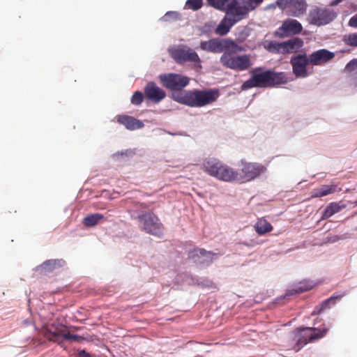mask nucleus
Returning <instances> with one entry per match:
<instances>
[{
    "label": "nucleus",
    "mask_w": 357,
    "mask_h": 357,
    "mask_svg": "<svg viewBox=\"0 0 357 357\" xmlns=\"http://www.w3.org/2000/svg\"><path fill=\"white\" fill-rule=\"evenodd\" d=\"M250 74V78L241 85L243 91L252 88H271L288 82L285 73L275 72L271 69L264 70L263 67L252 68Z\"/></svg>",
    "instance_id": "nucleus-1"
},
{
    "label": "nucleus",
    "mask_w": 357,
    "mask_h": 357,
    "mask_svg": "<svg viewBox=\"0 0 357 357\" xmlns=\"http://www.w3.org/2000/svg\"><path fill=\"white\" fill-rule=\"evenodd\" d=\"M220 96L218 89L185 90L174 94L176 102L190 107H202L215 102Z\"/></svg>",
    "instance_id": "nucleus-2"
},
{
    "label": "nucleus",
    "mask_w": 357,
    "mask_h": 357,
    "mask_svg": "<svg viewBox=\"0 0 357 357\" xmlns=\"http://www.w3.org/2000/svg\"><path fill=\"white\" fill-rule=\"evenodd\" d=\"M203 169L208 175L225 182H238V172L216 158H206Z\"/></svg>",
    "instance_id": "nucleus-3"
},
{
    "label": "nucleus",
    "mask_w": 357,
    "mask_h": 357,
    "mask_svg": "<svg viewBox=\"0 0 357 357\" xmlns=\"http://www.w3.org/2000/svg\"><path fill=\"white\" fill-rule=\"evenodd\" d=\"M337 15L331 8L315 6L310 10L307 21L310 24L321 26L330 24Z\"/></svg>",
    "instance_id": "nucleus-4"
},
{
    "label": "nucleus",
    "mask_w": 357,
    "mask_h": 357,
    "mask_svg": "<svg viewBox=\"0 0 357 357\" xmlns=\"http://www.w3.org/2000/svg\"><path fill=\"white\" fill-rule=\"evenodd\" d=\"M220 63L223 66L236 71L247 70L252 65L250 54L234 55L230 52H225L221 56Z\"/></svg>",
    "instance_id": "nucleus-5"
},
{
    "label": "nucleus",
    "mask_w": 357,
    "mask_h": 357,
    "mask_svg": "<svg viewBox=\"0 0 357 357\" xmlns=\"http://www.w3.org/2000/svg\"><path fill=\"white\" fill-rule=\"evenodd\" d=\"M328 329L326 328H305L298 329L296 335V343L294 347V349L296 351H299L302 347L309 342H314L326 335Z\"/></svg>",
    "instance_id": "nucleus-6"
},
{
    "label": "nucleus",
    "mask_w": 357,
    "mask_h": 357,
    "mask_svg": "<svg viewBox=\"0 0 357 357\" xmlns=\"http://www.w3.org/2000/svg\"><path fill=\"white\" fill-rule=\"evenodd\" d=\"M266 171V167L258 162L241 161L240 173L238 172V182L250 181Z\"/></svg>",
    "instance_id": "nucleus-7"
},
{
    "label": "nucleus",
    "mask_w": 357,
    "mask_h": 357,
    "mask_svg": "<svg viewBox=\"0 0 357 357\" xmlns=\"http://www.w3.org/2000/svg\"><path fill=\"white\" fill-rule=\"evenodd\" d=\"M140 227L146 233L160 236L163 232V226L159 218L153 213H147L138 216Z\"/></svg>",
    "instance_id": "nucleus-8"
},
{
    "label": "nucleus",
    "mask_w": 357,
    "mask_h": 357,
    "mask_svg": "<svg viewBox=\"0 0 357 357\" xmlns=\"http://www.w3.org/2000/svg\"><path fill=\"white\" fill-rule=\"evenodd\" d=\"M160 79L165 87L172 91H179L188 86L190 78L180 74L169 73L160 76Z\"/></svg>",
    "instance_id": "nucleus-9"
},
{
    "label": "nucleus",
    "mask_w": 357,
    "mask_h": 357,
    "mask_svg": "<svg viewBox=\"0 0 357 357\" xmlns=\"http://www.w3.org/2000/svg\"><path fill=\"white\" fill-rule=\"evenodd\" d=\"M279 7L287 9L290 15L299 17L306 13L308 5L306 0H278Z\"/></svg>",
    "instance_id": "nucleus-10"
},
{
    "label": "nucleus",
    "mask_w": 357,
    "mask_h": 357,
    "mask_svg": "<svg viewBox=\"0 0 357 357\" xmlns=\"http://www.w3.org/2000/svg\"><path fill=\"white\" fill-rule=\"evenodd\" d=\"M303 30L302 24L296 20L287 19L283 22L282 24L275 31L274 36L280 38L289 37L301 33Z\"/></svg>",
    "instance_id": "nucleus-11"
},
{
    "label": "nucleus",
    "mask_w": 357,
    "mask_h": 357,
    "mask_svg": "<svg viewBox=\"0 0 357 357\" xmlns=\"http://www.w3.org/2000/svg\"><path fill=\"white\" fill-rule=\"evenodd\" d=\"M290 63L292 66L294 75L296 77H306L308 76L307 66L310 64V59L306 54H298L291 58Z\"/></svg>",
    "instance_id": "nucleus-12"
},
{
    "label": "nucleus",
    "mask_w": 357,
    "mask_h": 357,
    "mask_svg": "<svg viewBox=\"0 0 357 357\" xmlns=\"http://www.w3.org/2000/svg\"><path fill=\"white\" fill-rule=\"evenodd\" d=\"M171 56L178 63L187 61L200 62L198 54L187 47H177L171 51Z\"/></svg>",
    "instance_id": "nucleus-13"
},
{
    "label": "nucleus",
    "mask_w": 357,
    "mask_h": 357,
    "mask_svg": "<svg viewBox=\"0 0 357 357\" xmlns=\"http://www.w3.org/2000/svg\"><path fill=\"white\" fill-rule=\"evenodd\" d=\"M44 336L49 340L50 341H52L54 342H56L59 344H62V341L61 338L63 337L67 340H73L75 342H81L84 340V337L75 335V334H70L69 333H65L62 330H57L56 331H52L50 329H47L44 332Z\"/></svg>",
    "instance_id": "nucleus-14"
},
{
    "label": "nucleus",
    "mask_w": 357,
    "mask_h": 357,
    "mask_svg": "<svg viewBox=\"0 0 357 357\" xmlns=\"http://www.w3.org/2000/svg\"><path fill=\"white\" fill-rule=\"evenodd\" d=\"M144 91L145 98L153 103H159L166 97L165 91L153 82H149Z\"/></svg>",
    "instance_id": "nucleus-15"
},
{
    "label": "nucleus",
    "mask_w": 357,
    "mask_h": 357,
    "mask_svg": "<svg viewBox=\"0 0 357 357\" xmlns=\"http://www.w3.org/2000/svg\"><path fill=\"white\" fill-rule=\"evenodd\" d=\"M240 21L241 20L235 15V13H227L215 29V33L219 36H225L231 28Z\"/></svg>",
    "instance_id": "nucleus-16"
},
{
    "label": "nucleus",
    "mask_w": 357,
    "mask_h": 357,
    "mask_svg": "<svg viewBox=\"0 0 357 357\" xmlns=\"http://www.w3.org/2000/svg\"><path fill=\"white\" fill-rule=\"evenodd\" d=\"M242 6L236 1L234 13L241 20L247 18L248 13L255 10L262 2L260 0H241Z\"/></svg>",
    "instance_id": "nucleus-17"
},
{
    "label": "nucleus",
    "mask_w": 357,
    "mask_h": 357,
    "mask_svg": "<svg viewBox=\"0 0 357 357\" xmlns=\"http://www.w3.org/2000/svg\"><path fill=\"white\" fill-rule=\"evenodd\" d=\"M310 63L312 66H321L335 57V54L326 49H321L313 52L309 55Z\"/></svg>",
    "instance_id": "nucleus-18"
},
{
    "label": "nucleus",
    "mask_w": 357,
    "mask_h": 357,
    "mask_svg": "<svg viewBox=\"0 0 357 357\" xmlns=\"http://www.w3.org/2000/svg\"><path fill=\"white\" fill-rule=\"evenodd\" d=\"M214 254L202 248H195L189 253V258L197 264H209L213 261Z\"/></svg>",
    "instance_id": "nucleus-19"
},
{
    "label": "nucleus",
    "mask_w": 357,
    "mask_h": 357,
    "mask_svg": "<svg viewBox=\"0 0 357 357\" xmlns=\"http://www.w3.org/2000/svg\"><path fill=\"white\" fill-rule=\"evenodd\" d=\"M65 264L63 259H49L38 266L36 271L40 274L47 275L62 268Z\"/></svg>",
    "instance_id": "nucleus-20"
},
{
    "label": "nucleus",
    "mask_w": 357,
    "mask_h": 357,
    "mask_svg": "<svg viewBox=\"0 0 357 357\" xmlns=\"http://www.w3.org/2000/svg\"><path fill=\"white\" fill-rule=\"evenodd\" d=\"M207 2L211 6L225 11V14L229 12L234 13L236 5V0H207Z\"/></svg>",
    "instance_id": "nucleus-21"
},
{
    "label": "nucleus",
    "mask_w": 357,
    "mask_h": 357,
    "mask_svg": "<svg viewBox=\"0 0 357 357\" xmlns=\"http://www.w3.org/2000/svg\"><path fill=\"white\" fill-rule=\"evenodd\" d=\"M117 121L123 125L128 130H134L144 127V123L132 116L128 115H119L117 116Z\"/></svg>",
    "instance_id": "nucleus-22"
},
{
    "label": "nucleus",
    "mask_w": 357,
    "mask_h": 357,
    "mask_svg": "<svg viewBox=\"0 0 357 357\" xmlns=\"http://www.w3.org/2000/svg\"><path fill=\"white\" fill-rule=\"evenodd\" d=\"M303 40L297 37L282 42L283 54L298 52L303 46Z\"/></svg>",
    "instance_id": "nucleus-23"
},
{
    "label": "nucleus",
    "mask_w": 357,
    "mask_h": 357,
    "mask_svg": "<svg viewBox=\"0 0 357 357\" xmlns=\"http://www.w3.org/2000/svg\"><path fill=\"white\" fill-rule=\"evenodd\" d=\"M223 45L222 40L215 38L208 41H202L200 48L204 51L220 53L223 52Z\"/></svg>",
    "instance_id": "nucleus-24"
},
{
    "label": "nucleus",
    "mask_w": 357,
    "mask_h": 357,
    "mask_svg": "<svg viewBox=\"0 0 357 357\" xmlns=\"http://www.w3.org/2000/svg\"><path fill=\"white\" fill-rule=\"evenodd\" d=\"M344 296V294H333L332 296L323 301L321 305L316 306L311 315L314 316L320 314L322 311L330 308L336 303L337 301H340Z\"/></svg>",
    "instance_id": "nucleus-25"
},
{
    "label": "nucleus",
    "mask_w": 357,
    "mask_h": 357,
    "mask_svg": "<svg viewBox=\"0 0 357 357\" xmlns=\"http://www.w3.org/2000/svg\"><path fill=\"white\" fill-rule=\"evenodd\" d=\"M347 207V204L342 201L338 202L330 203L323 212L321 220H326L333 215L334 214L339 213L342 209Z\"/></svg>",
    "instance_id": "nucleus-26"
},
{
    "label": "nucleus",
    "mask_w": 357,
    "mask_h": 357,
    "mask_svg": "<svg viewBox=\"0 0 357 357\" xmlns=\"http://www.w3.org/2000/svg\"><path fill=\"white\" fill-rule=\"evenodd\" d=\"M337 186L335 185H324L319 188L314 189L311 192L312 198L324 197L336 192Z\"/></svg>",
    "instance_id": "nucleus-27"
},
{
    "label": "nucleus",
    "mask_w": 357,
    "mask_h": 357,
    "mask_svg": "<svg viewBox=\"0 0 357 357\" xmlns=\"http://www.w3.org/2000/svg\"><path fill=\"white\" fill-rule=\"evenodd\" d=\"M255 229L259 235H264L273 230V226L264 218H260L255 225Z\"/></svg>",
    "instance_id": "nucleus-28"
},
{
    "label": "nucleus",
    "mask_w": 357,
    "mask_h": 357,
    "mask_svg": "<svg viewBox=\"0 0 357 357\" xmlns=\"http://www.w3.org/2000/svg\"><path fill=\"white\" fill-rule=\"evenodd\" d=\"M103 218V215L98 213L89 214L84 218L83 224L87 227H92L96 225Z\"/></svg>",
    "instance_id": "nucleus-29"
},
{
    "label": "nucleus",
    "mask_w": 357,
    "mask_h": 357,
    "mask_svg": "<svg viewBox=\"0 0 357 357\" xmlns=\"http://www.w3.org/2000/svg\"><path fill=\"white\" fill-rule=\"evenodd\" d=\"M222 43H224L223 45V51L225 50H231L232 52H242L244 49L240 46H238L234 40L231 39H225L222 40Z\"/></svg>",
    "instance_id": "nucleus-30"
},
{
    "label": "nucleus",
    "mask_w": 357,
    "mask_h": 357,
    "mask_svg": "<svg viewBox=\"0 0 357 357\" xmlns=\"http://www.w3.org/2000/svg\"><path fill=\"white\" fill-rule=\"evenodd\" d=\"M342 40L348 46L357 47V33L346 34Z\"/></svg>",
    "instance_id": "nucleus-31"
},
{
    "label": "nucleus",
    "mask_w": 357,
    "mask_h": 357,
    "mask_svg": "<svg viewBox=\"0 0 357 357\" xmlns=\"http://www.w3.org/2000/svg\"><path fill=\"white\" fill-rule=\"evenodd\" d=\"M282 49H283V47H282V43H278V42H276V41H271L268 43V47H267V50L269 52H273V53L282 54H283Z\"/></svg>",
    "instance_id": "nucleus-32"
},
{
    "label": "nucleus",
    "mask_w": 357,
    "mask_h": 357,
    "mask_svg": "<svg viewBox=\"0 0 357 357\" xmlns=\"http://www.w3.org/2000/svg\"><path fill=\"white\" fill-rule=\"evenodd\" d=\"M314 284L310 281H303L298 283L296 288L294 289L296 293H302L309 291L312 289Z\"/></svg>",
    "instance_id": "nucleus-33"
},
{
    "label": "nucleus",
    "mask_w": 357,
    "mask_h": 357,
    "mask_svg": "<svg viewBox=\"0 0 357 357\" xmlns=\"http://www.w3.org/2000/svg\"><path fill=\"white\" fill-rule=\"evenodd\" d=\"M145 98L144 94L139 91H135L131 98V103L134 105H139L143 102L144 99Z\"/></svg>",
    "instance_id": "nucleus-34"
},
{
    "label": "nucleus",
    "mask_w": 357,
    "mask_h": 357,
    "mask_svg": "<svg viewBox=\"0 0 357 357\" xmlns=\"http://www.w3.org/2000/svg\"><path fill=\"white\" fill-rule=\"evenodd\" d=\"M202 6V0H188L185 3V6L188 8L197 10L199 9Z\"/></svg>",
    "instance_id": "nucleus-35"
},
{
    "label": "nucleus",
    "mask_w": 357,
    "mask_h": 357,
    "mask_svg": "<svg viewBox=\"0 0 357 357\" xmlns=\"http://www.w3.org/2000/svg\"><path fill=\"white\" fill-rule=\"evenodd\" d=\"M344 71L345 73H354L357 71V59H353L351 60L345 66Z\"/></svg>",
    "instance_id": "nucleus-36"
},
{
    "label": "nucleus",
    "mask_w": 357,
    "mask_h": 357,
    "mask_svg": "<svg viewBox=\"0 0 357 357\" xmlns=\"http://www.w3.org/2000/svg\"><path fill=\"white\" fill-rule=\"evenodd\" d=\"M349 25L351 27H357V14L351 17Z\"/></svg>",
    "instance_id": "nucleus-37"
},
{
    "label": "nucleus",
    "mask_w": 357,
    "mask_h": 357,
    "mask_svg": "<svg viewBox=\"0 0 357 357\" xmlns=\"http://www.w3.org/2000/svg\"><path fill=\"white\" fill-rule=\"evenodd\" d=\"M77 357H92L91 355L85 350H80L77 354Z\"/></svg>",
    "instance_id": "nucleus-38"
},
{
    "label": "nucleus",
    "mask_w": 357,
    "mask_h": 357,
    "mask_svg": "<svg viewBox=\"0 0 357 357\" xmlns=\"http://www.w3.org/2000/svg\"><path fill=\"white\" fill-rule=\"evenodd\" d=\"M353 79L357 80V71L353 75Z\"/></svg>",
    "instance_id": "nucleus-39"
},
{
    "label": "nucleus",
    "mask_w": 357,
    "mask_h": 357,
    "mask_svg": "<svg viewBox=\"0 0 357 357\" xmlns=\"http://www.w3.org/2000/svg\"><path fill=\"white\" fill-rule=\"evenodd\" d=\"M169 15H170V13H167L165 17H167V16H168Z\"/></svg>",
    "instance_id": "nucleus-40"
},
{
    "label": "nucleus",
    "mask_w": 357,
    "mask_h": 357,
    "mask_svg": "<svg viewBox=\"0 0 357 357\" xmlns=\"http://www.w3.org/2000/svg\"><path fill=\"white\" fill-rule=\"evenodd\" d=\"M261 2H263L264 0H260Z\"/></svg>",
    "instance_id": "nucleus-41"
},
{
    "label": "nucleus",
    "mask_w": 357,
    "mask_h": 357,
    "mask_svg": "<svg viewBox=\"0 0 357 357\" xmlns=\"http://www.w3.org/2000/svg\"><path fill=\"white\" fill-rule=\"evenodd\" d=\"M356 204L357 205V201L356 202Z\"/></svg>",
    "instance_id": "nucleus-42"
}]
</instances>
